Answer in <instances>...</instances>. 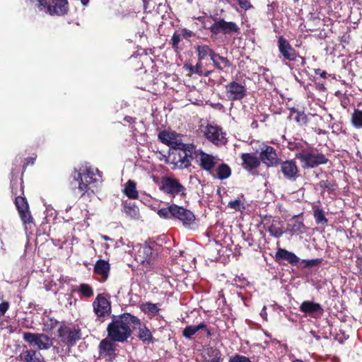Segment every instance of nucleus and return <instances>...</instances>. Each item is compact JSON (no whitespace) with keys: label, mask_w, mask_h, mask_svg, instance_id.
<instances>
[{"label":"nucleus","mask_w":362,"mask_h":362,"mask_svg":"<svg viewBox=\"0 0 362 362\" xmlns=\"http://www.w3.org/2000/svg\"><path fill=\"white\" fill-rule=\"evenodd\" d=\"M93 312L100 322L112 312L111 303L103 294H98L93 302Z\"/></svg>","instance_id":"10"},{"label":"nucleus","mask_w":362,"mask_h":362,"mask_svg":"<svg viewBox=\"0 0 362 362\" xmlns=\"http://www.w3.org/2000/svg\"><path fill=\"white\" fill-rule=\"evenodd\" d=\"M204 135L210 142L216 146L225 144L226 142V134L223 132L222 128L218 126L208 124L206 127Z\"/></svg>","instance_id":"18"},{"label":"nucleus","mask_w":362,"mask_h":362,"mask_svg":"<svg viewBox=\"0 0 362 362\" xmlns=\"http://www.w3.org/2000/svg\"><path fill=\"white\" fill-rule=\"evenodd\" d=\"M242 167L248 172L257 170L260 166L259 157L250 153H244L240 155Z\"/></svg>","instance_id":"25"},{"label":"nucleus","mask_w":362,"mask_h":362,"mask_svg":"<svg viewBox=\"0 0 362 362\" xmlns=\"http://www.w3.org/2000/svg\"><path fill=\"white\" fill-rule=\"evenodd\" d=\"M141 310L148 316L154 317L159 313L160 309L156 303L146 302L142 305Z\"/></svg>","instance_id":"40"},{"label":"nucleus","mask_w":362,"mask_h":362,"mask_svg":"<svg viewBox=\"0 0 362 362\" xmlns=\"http://www.w3.org/2000/svg\"><path fill=\"white\" fill-rule=\"evenodd\" d=\"M259 159L267 167H276L279 165L276 150L272 146L262 143L259 146Z\"/></svg>","instance_id":"7"},{"label":"nucleus","mask_w":362,"mask_h":362,"mask_svg":"<svg viewBox=\"0 0 362 362\" xmlns=\"http://www.w3.org/2000/svg\"><path fill=\"white\" fill-rule=\"evenodd\" d=\"M122 211L130 218L139 219L140 217L139 209L134 204L124 202Z\"/></svg>","instance_id":"32"},{"label":"nucleus","mask_w":362,"mask_h":362,"mask_svg":"<svg viewBox=\"0 0 362 362\" xmlns=\"http://www.w3.org/2000/svg\"><path fill=\"white\" fill-rule=\"evenodd\" d=\"M123 192L129 199H137L139 198V192L136 190V184L132 180H129L126 182Z\"/></svg>","instance_id":"33"},{"label":"nucleus","mask_w":362,"mask_h":362,"mask_svg":"<svg viewBox=\"0 0 362 362\" xmlns=\"http://www.w3.org/2000/svg\"><path fill=\"white\" fill-rule=\"evenodd\" d=\"M72 176L74 180L78 182V189L81 192V197L86 194L88 197H90L95 194L93 187L96 179L93 177L95 174L91 168H85L79 171L75 169Z\"/></svg>","instance_id":"3"},{"label":"nucleus","mask_w":362,"mask_h":362,"mask_svg":"<svg viewBox=\"0 0 362 362\" xmlns=\"http://www.w3.org/2000/svg\"><path fill=\"white\" fill-rule=\"evenodd\" d=\"M110 270V265L108 261L100 259L96 261L93 272L95 274L100 276V281L102 282L105 281L109 276Z\"/></svg>","instance_id":"26"},{"label":"nucleus","mask_w":362,"mask_h":362,"mask_svg":"<svg viewBox=\"0 0 362 362\" xmlns=\"http://www.w3.org/2000/svg\"><path fill=\"white\" fill-rule=\"evenodd\" d=\"M157 245L152 243L151 245H141L135 255V260L145 267L148 270L154 264L157 257L156 247Z\"/></svg>","instance_id":"5"},{"label":"nucleus","mask_w":362,"mask_h":362,"mask_svg":"<svg viewBox=\"0 0 362 362\" xmlns=\"http://www.w3.org/2000/svg\"><path fill=\"white\" fill-rule=\"evenodd\" d=\"M102 238L103 240H112V239L110 237L107 236V235H103Z\"/></svg>","instance_id":"63"},{"label":"nucleus","mask_w":362,"mask_h":362,"mask_svg":"<svg viewBox=\"0 0 362 362\" xmlns=\"http://www.w3.org/2000/svg\"><path fill=\"white\" fill-rule=\"evenodd\" d=\"M25 3L30 9H37L51 16H64L69 11L67 0H25Z\"/></svg>","instance_id":"2"},{"label":"nucleus","mask_w":362,"mask_h":362,"mask_svg":"<svg viewBox=\"0 0 362 362\" xmlns=\"http://www.w3.org/2000/svg\"><path fill=\"white\" fill-rule=\"evenodd\" d=\"M197 19L201 22V23H202V28L203 29H208L209 30V27H207L206 25V23H205V17L204 16H199L197 18Z\"/></svg>","instance_id":"58"},{"label":"nucleus","mask_w":362,"mask_h":362,"mask_svg":"<svg viewBox=\"0 0 362 362\" xmlns=\"http://www.w3.org/2000/svg\"><path fill=\"white\" fill-rule=\"evenodd\" d=\"M215 55L216 57L211 59L213 62L214 66L218 69L219 71H223V68L230 66L231 64L228 58L220 56L218 53L215 52Z\"/></svg>","instance_id":"37"},{"label":"nucleus","mask_w":362,"mask_h":362,"mask_svg":"<svg viewBox=\"0 0 362 362\" xmlns=\"http://www.w3.org/2000/svg\"><path fill=\"white\" fill-rule=\"evenodd\" d=\"M247 89L245 86L232 81L226 86V93L230 101L241 100L246 95Z\"/></svg>","instance_id":"19"},{"label":"nucleus","mask_w":362,"mask_h":362,"mask_svg":"<svg viewBox=\"0 0 362 362\" xmlns=\"http://www.w3.org/2000/svg\"><path fill=\"white\" fill-rule=\"evenodd\" d=\"M57 320L54 318L48 317L47 320L43 319V325L46 330H52L57 326Z\"/></svg>","instance_id":"50"},{"label":"nucleus","mask_w":362,"mask_h":362,"mask_svg":"<svg viewBox=\"0 0 362 362\" xmlns=\"http://www.w3.org/2000/svg\"><path fill=\"white\" fill-rule=\"evenodd\" d=\"M303 262H305V266L304 267L305 268H308V267H315V266H317L319 265L321 262H322V259H308V260H303Z\"/></svg>","instance_id":"52"},{"label":"nucleus","mask_w":362,"mask_h":362,"mask_svg":"<svg viewBox=\"0 0 362 362\" xmlns=\"http://www.w3.org/2000/svg\"><path fill=\"white\" fill-rule=\"evenodd\" d=\"M264 222V227L267 225V229L272 236L279 238L284 234L283 223L279 219L265 216Z\"/></svg>","instance_id":"23"},{"label":"nucleus","mask_w":362,"mask_h":362,"mask_svg":"<svg viewBox=\"0 0 362 362\" xmlns=\"http://www.w3.org/2000/svg\"><path fill=\"white\" fill-rule=\"evenodd\" d=\"M23 339L30 345H35L39 349H48L52 345V339L45 334L23 332Z\"/></svg>","instance_id":"13"},{"label":"nucleus","mask_w":362,"mask_h":362,"mask_svg":"<svg viewBox=\"0 0 362 362\" xmlns=\"http://www.w3.org/2000/svg\"><path fill=\"white\" fill-rule=\"evenodd\" d=\"M197 62L195 66V74H198L199 76H209L212 72L213 70H207L206 69L202 64V61H199L197 59Z\"/></svg>","instance_id":"45"},{"label":"nucleus","mask_w":362,"mask_h":362,"mask_svg":"<svg viewBox=\"0 0 362 362\" xmlns=\"http://www.w3.org/2000/svg\"><path fill=\"white\" fill-rule=\"evenodd\" d=\"M83 6H87L90 0H80Z\"/></svg>","instance_id":"62"},{"label":"nucleus","mask_w":362,"mask_h":362,"mask_svg":"<svg viewBox=\"0 0 362 362\" xmlns=\"http://www.w3.org/2000/svg\"><path fill=\"white\" fill-rule=\"evenodd\" d=\"M175 207V204H173L170 205L168 207L160 209L158 211V214L160 217L165 219L173 218Z\"/></svg>","instance_id":"43"},{"label":"nucleus","mask_w":362,"mask_h":362,"mask_svg":"<svg viewBox=\"0 0 362 362\" xmlns=\"http://www.w3.org/2000/svg\"><path fill=\"white\" fill-rule=\"evenodd\" d=\"M160 189L165 194L170 195L172 197H175L178 194H180L181 196L186 195L185 187L177 179L171 177H165L163 178Z\"/></svg>","instance_id":"9"},{"label":"nucleus","mask_w":362,"mask_h":362,"mask_svg":"<svg viewBox=\"0 0 362 362\" xmlns=\"http://www.w3.org/2000/svg\"><path fill=\"white\" fill-rule=\"evenodd\" d=\"M173 218L179 220L186 228H192L195 223V215L190 210L175 204Z\"/></svg>","instance_id":"16"},{"label":"nucleus","mask_w":362,"mask_h":362,"mask_svg":"<svg viewBox=\"0 0 362 362\" xmlns=\"http://www.w3.org/2000/svg\"><path fill=\"white\" fill-rule=\"evenodd\" d=\"M277 47L280 55L284 60L294 62L300 57L297 51L290 44L289 41L283 35L278 37Z\"/></svg>","instance_id":"14"},{"label":"nucleus","mask_w":362,"mask_h":362,"mask_svg":"<svg viewBox=\"0 0 362 362\" xmlns=\"http://www.w3.org/2000/svg\"><path fill=\"white\" fill-rule=\"evenodd\" d=\"M57 335L60 341L69 347L74 346L76 342L81 338V332L79 329L71 328L66 325H62L58 328Z\"/></svg>","instance_id":"8"},{"label":"nucleus","mask_w":362,"mask_h":362,"mask_svg":"<svg viewBox=\"0 0 362 362\" xmlns=\"http://www.w3.org/2000/svg\"><path fill=\"white\" fill-rule=\"evenodd\" d=\"M170 148H171L174 153H177L181 150V148L184 146V143H182L181 141H178L177 139V137H174L173 140H171V144L168 145Z\"/></svg>","instance_id":"49"},{"label":"nucleus","mask_w":362,"mask_h":362,"mask_svg":"<svg viewBox=\"0 0 362 362\" xmlns=\"http://www.w3.org/2000/svg\"><path fill=\"white\" fill-rule=\"evenodd\" d=\"M310 334L315 337L317 340H320V337L319 335H317L316 334V332L315 331H310Z\"/></svg>","instance_id":"60"},{"label":"nucleus","mask_w":362,"mask_h":362,"mask_svg":"<svg viewBox=\"0 0 362 362\" xmlns=\"http://www.w3.org/2000/svg\"><path fill=\"white\" fill-rule=\"evenodd\" d=\"M351 123L356 128H362V110H354L351 115Z\"/></svg>","instance_id":"44"},{"label":"nucleus","mask_w":362,"mask_h":362,"mask_svg":"<svg viewBox=\"0 0 362 362\" xmlns=\"http://www.w3.org/2000/svg\"><path fill=\"white\" fill-rule=\"evenodd\" d=\"M181 33L175 32L169 42V44L172 46L173 49L176 53L180 52L182 50V47L180 45L182 39H181Z\"/></svg>","instance_id":"42"},{"label":"nucleus","mask_w":362,"mask_h":362,"mask_svg":"<svg viewBox=\"0 0 362 362\" xmlns=\"http://www.w3.org/2000/svg\"><path fill=\"white\" fill-rule=\"evenodd\" d=\"M290 114L289 119L293 118L296 122L300 126H305L308 122V118L306 114L303 110H300L295 107L289 109Z\"/></svg>","instance_id":"29"},{"label":"nucleus","mask_w":362,"mask_h":362,"mask_svg":"<svg viewBox=\"0 0 362 362\" xmlns=\"http://www.w3.org/2000/svg\"><path fill=\"white\" fill-rule=\"evenodd\" d=\"M299 308L302 313L314 318L320 317L324 313V309L321 305L311 300H304L300 305Z\"/></svg>","instance_id":"21"},{"label":"nucleus","mask_w":362,"mask_h":362,"mask_svg":"<svg viewBox=\"0 0 362 362\" xmlns=\"http://www.w3.org/2000/svg\"><path fill=\"white\" fill-rule=\"evenodd\" d=\"M206 328V323L202 322L197 325H189L184 328L182 331V337L186 339H191L198 331Z\"/></svg>","instance_id":"34"},{"label":"nucleus","mask_w":362,"mask_h":362,"mask_svg":"<svg viewBox=\"0 0 362 362\" xmlns=\"http://www.w3.org/2000/svg\"><path fill=\"white\" fill-rule=\"evenodd\" d=\"M116 341L107 338L103 339L98 345V354L100 358L105 359L107 362H112L116 358V351L117 345Z\"/></svg>","instance_id":"11"},{"label":"nucleus","mask_w":362,"mask_h":362,"mask_svg":"<svg viewBox=\"0 0 362 362\" xmlns=\"http://www.w3.org/2000/svg\"><path fill=\"white\" fill-rule=\"evenodd\" d=\"M287 148L291 151H297L298 152H303L307 149L302 142L296 141H288Z\"/></svg>","instance_id":"46"},{"label":"nucleus","mask_w":362,"mask_h":362,"mask_svg":"<svg viewBox=\"0 0 362 362\" xmlns=\"http://www.w3.org/2000/svg\"><path fill=\"white\" fill-rule=\"evenodd\" d=\"M172 158V163H174L176 168L182 169L187 168L191 165L192 157L187 156L185 153L178 151L177 153H172L170 156Z\"/></svg>","instance_id":"27"},{"label":"nucleus","mask_w":362,"mask_h":362,"mask_svg":"<svg viewBox=\"0 0 362 362\" xmlns=\"http://www.w3.org/2000/svg\"><path fill=\"white\" fill-rule=\"evenodd\" d=\"M14 204L16 206L20 218L24 224L33 222L28 202L25 195H18L15 197Z\"/></svg>","instance_id":"15"},{"label":"nucleus","mask_w":362,"mask_h":362,"mask_svg":"<svg viewBox=\"0 0 362 362\" xmlns=\"http://www.w3.org/2000/svg\"><path fill=\"white\" fill-rule=\"evenodd\" d=\"M214 23L209 27L211 36H216L218 34L231 35L240 33L239 26L233 21H226L223 18L212 17Z\"/></svg>","instance_id":"6"},{"label":"nucleus","mask_w":362,"mask_h":362,"mask_svg":"<svg viewBox=\"0 0 362 362\" xmlns=\"http://www.w3.org/2000/svg\"><path fill=\"white\" fill-rule=\"evenodd\" d=\"M292 362H304V361L301 359L296 358V359L293 360Z\"/></svg>","instance_id":"64"},{"label":"nucleus","mask_w":362,"mask_h":362,"mask_svg":"<svg viewBox=\"0 0 362 362\" xmlns=\"http://www.w3.org/2000/svg\"><path fill=\"white\" fill-rule=\"evenodd\" d=\"M315 74L316 75H320V76L322 78H327V71H324V70H322L320 69H315Z\"/></svg>","instance_id":"57"},{"label":"nucleus","mask_w":362,"mask_h":362,"mask_svg":"<svg viewBox=\"0 0 362 362\" xmlns=\"http://www.w3.org/2000/svg\"><path fill=\"white\" fill-rule=\"evenodd\" d=\"M202 362H224V356L220 349L209 346L202 354Z\"/></svg>","instance_id":"24"},{"label":"nucleus","mask_w":362,"mask_h":362,"mask_svg":"<svg viewBox=\"0 0 362 362\" xmlns=\"http://www.w3.org/2000/svg\"><path fill=\"white\" fill-rule=\"evenodd\" d=\"M240 7L245 11L252 8L253 6L248 0H238Z\"/></svg>","instance_id":"53"},{"label":"nucleus","mask_w":362,"mask_h":362,"mask_svg":"<svg viewBox=\"0 0 362 362\" xmlns=\"http://www.w3.org/2000/svg\"><path fill=\"white\" fill-rule=\"evenodd\" d=\"M141 320L129 313L112 315V321L107 327V337L113 341L125 342L132 334V331Z\"/></svg>","instance_id":"1"},{"label":"nucleus","mask_w":362,"mask_h":362,"mask_svg":"<svg viewBox=\"0 0 362 362\" xmlns=\"http://www.w3.org/2000/svg\"><path fill=\"white\" fill-rule=\"evenodd\" d=\"M295 158L300 160L303 169L315 168L320 165L327 164L329 159L322 153H318L313 148H307L305 151L298 152Z\"/></svg>","instance_id":"4"},{"label":"nucleus","mask_w":362,"mask_h":362,"mask_svg":"<svg viewBox=\"0 0 362 362\" xmlns=\"http://www.w3.org/2000/svg\"><path fill=\"white\" fill-rule=\"evenodd\" d=\"M188 70L191 74H195V66L190 65L188 67Z\"/></svg>","instance_id":"61"},{"label":"nucleus","mask_w":362,"mask_h":362,"mask_svg":"<svg viewBox=\"0 0 362 362\" xmlns=\"http://www.w3.org/2000/svg\"><path fill=\"white\" fill-rule=\"evenodd\" d=\"M74 291L81 293V297L86 298H91L94 294L93 288L87 284H81Z\"/></svg>","instance_id":"41"},{"label":"nucleus","mask_w":362,"mask_h":362,"mask_svg":"<svg viewBox=\"0 0 362 362\" xmlns=\"http://www.w3.org/2000/svg\"><path fill=\"white\" fill-rule=\"evenodd\" d=\"M280 171L286 180L295 181L299 177V169L295 160H279Z\"/></svg>","instance_id":"17"},{"label":"nucleus","mask_w":362,"mask_h":362,"mask_svg":"<svg viewBox=\"0 0 362 362\" xmlns=\"http://www.w3.org/2000/svg\"><path fill=\"white\" fill-rule=\"evenodd\" d=\"M318 186L322 191V192L327 191L329 194L334 192L338 185L334 180H322L319 182Z\"/></svg>","instance_id":"35"},{"label":"nucleus","mask_w":362,"mask_h":362,"mask_svg":"<svg viewBox=\"0 0 362 362\" xmlns=\"http://www.w3.org/2000/svg\"><path fill=\"white\" fill-rule=\"evenodd\" d=\"M215 176L214 177H217L221 180H223L228 179L232 173V170L230 167L224 163H221L220 164L217 163L216 167L214 170Z\"/></svg>","instance_id":"31"},{"label":"nucleus","mask_w":362,"mask_h":362,"mask_svg":"<svg viewBox=\"0 0 362 362\" xmlns=\"http://www.w3.org/2000/svg\"><path fill=\"white\" fill-rule=\"evenodd\" d=\"M196 155L199 156L198 163L200 168L211 176H215L214 170L218 161L217 156L206 153L202 150H199Z\"/></svg>","instance_id":"12"},{"label":"nucleus","mask_w":362,"mask_h":362,"mask_svg":"<svg viewBox=\"0 0 362 362\" xmlns=\"http://www.w3.org/2000/svg\"><path fill=\"white\" fill-rule=\"evenodd\" d=\"M16 362H46L42 355L34 349H28L23 346L22 351L16 357Z\"/></svg>","instance_id":"20"},{"label":"nucleus","mask_w":362,"mask_h":362,"mask_svg":"<svg viewBox=\"0 0 362 362\" xmlns=\"http://www.w3.org/2000/svg\"><path fill=\"white\" fill-rule=\"evenodd\" d=\"M184 146H182L180 151L182 153H185L188 157H192V154L195 148L194 145L191 144H184Z\"/></svg>","instance_id":"51"},{"label":"nucleus","mask_w":362,"mask_h":362,"mask_svg":"<svg viewBox=\"0 0 362 362\" xmlns=\"http://www.w3.org/2000/svg\"><path fill=\"white\" fill-rule=\"evenodd\" d=\"M228 362H252V361L250 360V358L247 357L246 356L241 355L239 354H235L229 358Z\"/></svg>","instance_id":"48"},{"label":"nucleus","mask_w":362,"mask_h":362,"mask_svg":"<svg viewBox=\"0 0 362 362\" xmlns=\"http://www.w3.org/2000/svg\"><path fill=\"white\" fill-rule=\"evenodd\" d=\"M202 330L205 331L207 337H211L212 336L211 330L208 328L206 324V328H203Z\"/></svg>","instance_id":"59"},{"label":"nucleus","mask_w":362,"mask_h":362,"mask_svg":"<svg viewBox=\"0 0 362 362\" xmlns=\"http://www.w3.org/2000/svg\"><path fill=\"white\" fill-rule=\"evenodd\" d=\"M274 259L279 264H285L284 261L291 265H297L300 262V259L292 252L284 248H278L274 256Z\"/></svg>","instance_id":"22"},{"label":"nucleus","mask_w":362,"mask_h":362,"mask_svg":"<svg viewBox=\"0 0 362 362\" xmlns=\"http://www.w3.org/2000/svg\"><path fill=\"white\" fill-rule=\"evenodd\" d=\"M139 334L138 337L140 340H141L144 344L152 343L153 341V337L151 332V331L146 327L145 325H139Z\"/></svg>","instance_id":"36"},{"label":"nucleus","mask_w":362,"mask_h":362,"mask_svg":"<svg viewBox=\"0 0 362 362\" xmlns=\"http://www.w3.org/2000/svg\"><path fill=\"white\" fill-rule=\"evenodd\" d=\"M194 50L197 56V59L203 61L206 57L214 59L216 57L215 51L207 45H198L194 46Z\"/></svg>","instance_id":"28"},{"label":"nucleus","mask_w":362,"mask_h":362,"mask_svg":"<svg viewBox=\"0 0 362 362\" xmlns=\"http://www.w3.org/2000/svg\"><path fill=\"white\" fill-rule=\"evenodd\" d=\"M177 135L175 132H170L167 130L160 131L158 135V139L163 144L168 146L171 144V140Z\"/></svg>","instance_id":"39"},{"label":"nucleus","mask_w":362,"mask_h":362,"mask_svg":"<svg viewBox=\"0 0 362 362\" xmlns=\"http://www.w3.org/2000/svg\"><path fill=\"white\" fill-rule=\"evenodd\" d=\"M11 192L12 195L17 197L18 195H24V185L23 177L19 180L17 177H14L13 171L11 172Z\"/></svg>","instance_id":"30"},{"label":"nucleus","mask_w":362,"mask_h":362,"mask_svg":"<svg viewBox=\"0 0 362 362\" xmlns=\"http://www.w3.org/2000/svg\"><path fill=\"white\" fill-rule=\"evenodd\" d=\"M312 209L313 210V216L315 218V222L317 224H326L328 220L325 217V211L323 209H320L319 206L315 203L313 204Z\"/></svg>","instance_id":"38"},{"label":"nucleus","mask_w":362,"mask_h":362,"mask_svg":"<svg viewBox=\"0 0 362 362\" xmlns=\"http://www.w3.org/2000/svg\"><path fill=\"white\" fill-rule=\"evenodd\" d=\"M228 207L236 211H240L245 209L244 204L240 199L230 201L228 204Z\"/></svg>","instance_id":"47"},{"label":"nucleus","mask_w":362,"mask_h":362,"mask_svg":"<svg viewBox=\"0 0 362 362\" xmlns=\"http://www.w3.org/2000/svg\"><path fill=\"white\" fill-rule=\"evenodd\" d=\"M9 304L8 302H2L0 303V317L4 315L5 313L8 310Z\"/></svg>","instance_id":"56"},{"label":"nucleus","mask_w":362,"mask_h":362,"mask_svg":"<svg viewBox=\"0 0 362 362\" xmlns=\"http://www.w3.org/2000/svg\"><path fill=\"white\" fill-rule=\"evenodd\" d=\"M36 158H37V156H30V157L25 158L23 165V170H25V168H27V166H28L29 165H33L36 160Z\"/></svg>","instance_id":"55"},{"label":"nucleus","mask_w":362,"mask_h":362,"mask_svg":"<svg viewBox=\"0 0 362 362\" xmlns=\"http://www.w3.org/2000/svg\"><path fill=\"white\" fill-rule=\"evenodd\" d=\"M180 33H181L182 36L186 40H189V38H191L195 35V34L192 30H189L187 28L181 29Z\"/></svg>","instance_id":"54"}]
</instances>
